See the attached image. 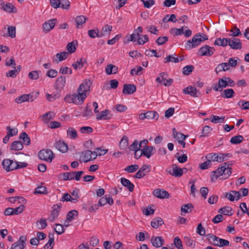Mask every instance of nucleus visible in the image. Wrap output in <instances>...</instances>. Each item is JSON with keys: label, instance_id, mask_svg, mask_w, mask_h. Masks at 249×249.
<instances>
[{"label": "nucleus", "instance_id": "ea45409f", "mask_svg": "<svg viewBox=\"0 0 249 249\" xmlns=\"http://www.w3.org/2000/svg\"><path fill=\"white\" fill-rule=\"evenodd\" d=\"M87 20V18L84 16H79L75 18V22L76 23V27L80 28L84 24Z\"/></svg>", "mask_w": 249, "mask_h": 249}, {"label": "nucleus", "instance_id": "69168bd1", "mask_svg": "<svg viewBox=\"0 0 249 249\" xmlns=\"http://www.w3.org/2000/svg\"><path fill=\"white\" fill-rule=\"evenodd\" d=\"M212 128L210 127L209 126H205L202 130V134L200 136V137L206 136L209 133H210L212 131Z\"/></svg>", "mask_w": 249, "mask_h": 249}, {"label": "nucleus", "instance_id": "603ef678", "mask_svg": "<svg viewBox=\"0 0 249 249\" xmlns=\"http://www.w3.org/2000/svg\"><path fill=\"white\" fill-rule=\"evenodd\" d=\"M225 120L224 116L219 117L216 115L211 116V122L214 124L222 123Z\"/></svg>", "mask_w": 249, "mask_h": 249}, {"label": "nucleus", "instance_id": "b1692460", "mask_svg": "<svg viewBox=\"0 0 249 249\" xmlns=\"http://www.w3.org/2000/svg\"><path fill=\"white\" fill-rule=\"evenodd\" d=\"M207 239L210 244L214 246H218L219 238L212 233H209L206 235Z\"/></svg>", "mask_w": 249, "mask_h": 249}, {"label": "nucleus", "instance_id": "8fccbe9b", "mask_svg": "<svg viewBox=\"0 0 249 249\" xmlns=\"http://www.w3.org/2000/svg\"><path fill=\"white\" fill-rule=\"evenodd\" d=\"M49 240L48 242L44 246V249H52L53 246L54 237L53 234L49 235Z\"/></svg>", "mask_w": 249, "mask_h": 249}, {"label": "nucleus", "instance_id": "a211bd4d", "mask_svg": "<svg viewBox=\"0 0 249 249\" xmlns=\"http://www.w3.org/2000/svg\"><path fill=\"white\" fill-rule=\"evenodd\" d=\"M108 204L109 205H111L113 204V199L112 196L110 195H106L105 197H101L99 199L98 203V206H103L106 204Z\"/></svg>", "mask_w": 249, "mask_h": 249}, {"label": "nucleus", "instance_id": "6e6d98bb", "mask_svg": "<svg viewBox=\"0 0 249 249\" xmlns=\"http://www.w3.org/2000/svg\"><path fill=\"white\" fill-rule=\"evenodd\" d=\"M170 62L178 63L179 62V59L178 57H175L173 55H169L164 58V62L167 63Z\"/></svg>", "mask_w": 249, "mask_h": 249}, {"label": "nucleus", "instance_id": "f8f14e48", "mask_svg": "<svg viewBox=\"0 0 249 249\" xmlns=\"http://www.w3.org/2000/svg\"><path fill=\"white\" fill-rule=\"evenodd\" d=\"M183 92L185 94H189L194 97H198L200 95V92L196 88L192 86H188L184 89Z\"/></svg>", "mask_w": 249, "mask_h": 249}, {"label": "nucleus", "instance_id": "473e14b6", "mask_svg": "<svg viewBox=\"0 0 249 249\" xmlns=\"http://www.w3.org/2000/svg\"><path fill=\"white\" fill-rule=\"evenodd\" d=\"M128 145V138L126 136H124L119 143V147L122 150H126Z\"/></svg>", "mask_w": 249, "mask_h": 249}, {"label": "nucleus", "instance_id": "72a5a7b5", "mask_svg": "<svg viewBox=\"0 0 249 249\" xmlns=\"http://www.w3.org/2000/svg\"><path fill=\"white\" fill-rule=\"evenodd\" d=\"M69 53L66 52H62L60 53H57L56 54V59H53V61L58 63L59 62L65 60L68 56Z\"/></svg>", "mask_w": 249, "mask_h": 249}, {"label": "nucleus", "instance_id": "c756f323", "mask_svg": "<svg viewBox=\"0 0 249 249\" xmlns=\"http://www.w3.org/2000/svg\"><path fill=\"white\" fill-rule=\"evenodd\" d=\"M164 224L163 219L159 217H157L153 219L151 222V226L155 229H157L160 226Z\"/></svg>", "mask_w": 249, "mask_h": 249}, {"label": "nucleus", "instance_id": "3c124183", "mask_svg": "<svg viewBox=\"0 0 249 249\" xmlns=\"http://www.w3.org/2000/svg\"><path fill=\"white\" fill-rule=\"evenodd\" d=\"M35 194H42V195H47L48 194V192L47 190V188L45 186H38L36 188L35 192Z\"/></svg>", "mask_w": 249, "mask_h": 249}, {"label": "nucleus", "instance_id": "0e129e2a", "mask_svg": "<svg viewBox=\"0 0 249 249\" xmlns=\"http://www.w3.org/2000/svg\"><path fill=\"white\" fill-rule=\"evenodd\" d=\"M16 35V29L15 26H10L8 28V36L14 38Z\"/></svg>", "mask_w": 249, "mask_h": 249}, {"label": "nucleus", "instance_id": "0eeeda50", "mask_svg": "<svg viewBox=\"0 0 249 249\" xmlns=\"http://www.w3.org/2000/svg\"><path fill=\"white\" fill-rule=\"evenodd\" d=\"M215 51V49L213 47H211L208 45H205L201 47L199 50V53L201 56H210L212 55Z\"/></svg>", "mask_w": 249, "mask_h": 249}, {"label": "nucleus", "instance_id": "f257e3e1", "mask_svg": "<svg viewBox=\"0 0 249 249\" xmlns=\"http://www.w3.org/2000/svg\"><path fill=\"white\" fill-rule=\"evenodd\" d=\"M99 148H95V151H92L89 150H85L82 152L81 157L83 162L86 163L88 161L95 160L97 156H101L106 154L107 152V150H103V153H99L98 150Z\"/></svg>", "mask_w": 249, "mask_h": 249}, {"label": "nucleus", "instance_id": "4468645a", "mask_svg": "<svg viewBox=\"0 0 249 249\" xmlns=\"http://www.w3.org/2000/svg\"><path fill=\"white\" fill-rule=\"evenodd\" d=\"M57 19L56 18H53L52 19L48 20L43 23L42 27L45 32L50 31L51 30L53 29L55 26Z\"/></svg>", "mask_w": 249, "mask_h": 249}, {"label": "nucleus", "instance_id": "dca6fc26", "mask_svg": "<svg viewBox=\"0 0 249 249\" xmlns=\"http://www.w3.org/2000/svg\"><path fill=\"white\" fill-rule=\"evenodd\" d=\"M112 114L109 110L106 109L98 113L96 117L97 120H110L112 118Z\"/></svg>", "mask_w": 249, "mask_h": 249}, {"label": "nucleus", "instance_id": "6ab92c4d", "mask_svg": "<svg viewBox=\"0 0 249 249\" xmlns=\"http://www.w3.org/2000/svg\"><path fill=\"white\" fill-rule=\"evenodd\" d=\"M14 162L13 160L10 159H4L2 162V165L7 172H9L14 170Z\"/></svg>", "mask_w": 249, "mask_h": 249}, {"label": "nucleus", "instance_id": "20e7f679", "mask_svg": "<svg viewBox=\"0 0 249 249\" xmlns=\"http://www.w3.org/2000/svg\"><path fill=\"white\" fill-rule=\"evenodd\" d=\"M54 157L53 151L50 149L41 150L38 153V158L48 162H51Z\"/></svg>", "mask_w": 249, "mask_h": 249}, {"label": "nucleus", "instance_id": "cd10ccee", "mask_svg": "<svg viewBox=\"0 0 249 249\" xmlns=\"http://www.w3.org/2000/svg\"><path fill=\"white\" fill-rule=\"evenodd\" d=\"M218 212L224 215L231 216L233 214L234 211L231 207L225 206L219 209Z\"/></svg>", "mask_w": 249, "mask_h": 249}, {"label": "nucleus", "instance_id": "ddd939ff", "mask_svg": "<svg viewBox=\"0 0 249 249\" xmlns=\"http://www.w3.org/2000/svg\"><path fill=\"white\" fill-rule=\"evenodd\" d=\"M224 154L219 153L218 154L217 153H210L208 155V158L212 160L213 161H218L219 162H223L224 160H227V159H225L224 157Z\"/></svg>", "mask_w": 249, "mask_h": 249}, {"label": "nucleus", "instance_id": "4d7b16f0", "mask_svg": "<svg viewBox=\"0 0 249 249\" xmlns=\"http://www.w3.org/2000/svg\"><path fill=\"white\" fill-rule=\"evenodd\" d=\"M194 67L193 65H188L183 68L182 73L184 75H189L193 71Z\"/></svg>", "mask_w": 249, "mask_h": 249}, {"label": "nucleus", "instance_id": "bb28decb", "mask_svg": "<svg viewBox=\"0 0 249 249\" xmlns=\"http://www.w3.org/2000/svg\"><path fill=\"white\" fill-rule=\"evenodd\" d=\"M156 81L159 83L163 85L166 87H169L173 83V79L171 78L166 79L165 77H157L156 79Z\"/></svg>", "mask_w": 249, "mask_h": 249}, {"label": "nucleus", "instance_id": "a878e982", "mask_svg": "<svg viewBox=\"0 0 249 249\" xmlns=\"http://www.w3.org/2000/svg\"><path fill=\"white\" fill-rule=\"evenodd\" d=\"M121 184L124 187H126L127 189L132 192L134 190V185L129 180L124 178H121Z\"/></svg>", "mask_w": 249, "mask_h": 249}, {"label": "nucleus", "instance_id": "2eb2a0df", "mask_svg": "<svg viewBox=\"0 0 249 249\" xmlns=\"http://www.w3.org/2000/svg\"><path fill=\"white\" fill-rule=\"evenodd\" d=\"M155 152L156 149L154 147L152 146H144L142 149H141V155L149 159Z\"/></svg>", "mask_w": 249, "mask_h": 249}, {"label": "nucleus", "instance_id": "680f3d73", "mask_svg": "<svg viewBox=\"0 0 249 249\" xmlns=\"http://www.w3.org/2000/svg\"><path fill=\"white\" fill-rule=\"evenodd\" d=\"M139 165L137 164L131 165L127 166L124 171L128 173H133L137 171L139 169Z\"/></svg>", "mask_w": 249, "mask_h": 249}, {"label": "nucleus", "instance_id": "f3484780", "mask_svg": "<svg viewBox=\"0 0 249 249\" xmlns=\"http://www.w3.org/2000/svg\"><path fill=\"white\" fill-rule=\"evenodd\" d=\"M169 173L175 177H180L183 174V169L178 167L177 164H173L172 170H170Z\"/></svg>", "mask_w": 249, "mask_h": 249}, {"label": "nucleus", "instance_id": "09e8293b", "mask_svg": "<svg viewBox=\"0 0 249 249\" xmlns=\"http://www.w3.org/2000/svg\"><path fill=\"white\" fill-rule=\"evenodd\" d=\"M145 113L146 119H157L159 117L158 114L155 111H147Z\"/></svg>", "mask_w": 249, "mask_h": 249}, {"label": "nucleus", "instance_id": "c9c22d12", "mask_svg": "<svg viewBox=\"0 0 249 249\" xmlns=\"http://www.w3.org/2000/svg\"><path fill=\"white\" fill-rule=\"evenodd\" d=\"M234 94V90L231 89H227L223 91L221 93V96L224 98H231Z\"/></svg>", "mask_w": 249, "mask_h": 249}, {"label": "nucleus", "instance_id": "e433bc0d", "mask_svg": "<svg viewBox=\"0 0 249 249\" xmlns=\"http://www.w3.org/2000/svg\"><path fill=\"white\" fill-rule=\"evenodd\" d=\"M23 145L20 141H16L12 143L10 149L12 150L19 151L23 149Z\"/></svg>", "mask_w": 249, "mask_h": 249}, {"label": "nucleus", "instance_id": "de8ad7c7", "mask_svg": "<svg viewBox=\"0 0 249 249\" xmlns=\"http://www.w3.org/2000/svg\"><path fill=\"white\" fill-rule=\"evenodd\" d=\"M194 208L193 205L191 203L183 205L181 207V211L185 213H190Z\"/></svg>", "mask_w": 249, "mask_h": 249}, {"label": "nucleus", "instance_id": "58836bf2", "mask_svg": "<svg viewBox=\"0 0 249 249\" xmlns=\"http://www.w3.org/2000/svg\"><path fill=\"white\" fill-rule=\"evenodd\" d=\"M229 163L228 162L223 163V167L226 168V169L224 170V173H223L224 177L223 178L224 179H227L231 174L232 168L229 167Z\"/></svg>", "mask_w": 249, "mask_h": 249}, {"label": "nucleus", "instance_id": "7c9ffc66", "mask_svg": "<svg viewBox=\"0 0 249 249\" xmlns=\"http://www.w3.org/2000/svg\"><path fill=\"white\" fill-rule=\"evenodd\" d=\"M86 62L87 61L85 58H81L77 60L75 63H73L72 65V66L75 70L78 69H81L84 67V64L86 63Z\"/></svg>", "mask_w": 249, "mask_h": 249}, {"label": "nucleus", "instance_id": "6e6552de", "mask_svg": "<svg viewBox=\"0 0 249 249\" xmlns=\"http://www.w3.org/2000/svg\"><path fill=\"white\" fill-rule=\"evenodd\" d=\"M27 240L26 236L23 235L19 237L18 240L13 244L10 249H23L26 246L25 242Z\"/></svg>", "mask_w": 249, "mask_h": 249}, {"label": "nucleus", "instance_id": "f03ea898", "mask_svg": "<svg viewBox=\"0 0 249 249\" xmlns=\"http://www.w3.org/2000/svg\"><path fill=\"white\" fill-rule=\"evenodd\" d=\"M86 97V94H83L82 92L77 91V93L67 95L64 98V100L67 103L82 105Z\"/></svg>", "mask_w": 249, "mask_h": 249}, {"label": "nucleus", "instance_id": "774afa93", "mask_svg": "<svg viewBox=\"0 0 249 249\" xmlns=\"http://www.w3.org/2000/svg\"><path fill=\"white\" fill-rule=\"evenodd\" d=\"M174 244L178 249H183L181 240L177 236L174 238Z\"/></svg>", "mask_w": 249, "mask_h": 249}, {"label": "nucleus", "instance_id": "4c0bfd02", "mask_svg": "<svg viewBox=\"0 0 249 249\" xmlns=\"http://www.w3.org/2000/svg\"><path fill=\"white\" fill-rule=\"evenodd\" d=\"M229 38H218L214 41V44L219 46L225 47L228 44Z\"/></svg>", "mask_w": 249, "mask_h": 249}, {"label": "nucleus", "instance_id": "aec40b11", "mask_svg": "<svg viewBox=\"0 0 249 249\" xmlns=\"http://www.w3.org/2000/svg\"><path fill=\"white\" fill-rule=\"evenodd\" d=\"M150 241L152 245L156 248L162 247L164 243V240L161 236H153L151 237Z\"/></svg>", "mask_w": 249, "mask_h": 249}, {"label": "nucleus", "instance_id": "5701e85b", "mask_svg": "<svg viewBox=\"0 0 249 249\" xmlns=\"http://www.w3.org/2000/svg\"><path fill=\"white\" fill-rule=\"evenodd\" d=\"M66 83V77L61 76L58 77L55 82V87L57 89L61 90L63 89Z\"/></svg>", "mask_w": 249, "mask_h": 249}, {"label": "nucleus", "instance_id": "bf43d9fd", "mask_svg": "<svg viewBox=\"0 0 249 249\" xmlns=\"http://www.w3.org/2000/svg\"><path fill=\"white\" fill-rule=\"evenodd\" d=\"M78 215V212L76 210H72L69 212L67 214V219L70 221H72L74 218V216Z\"/></svg>", "mask_w": 249, "mask_h": 249}, {"label": "nucleus", "instance_id": "2f4dec72", "mask_svg": "<svg viewBox=\"0 0 249 249\" xmlns=\"http://www.w3.org/2000/svg\"><path fill=\"white\" fill-rule=\"evenodd\" d=\"M118 68L113 64H108L106 68V72L108 75L115 74L118 72Z\"/></svg>", "mask_w": 249, "mask_h": 249}, {"label": "nucleus", "instance_id": "9b49d317", "mask_svg": "<svg viewBox=\"0 0 249 249\" xmlns=\"http://www.w3.org/2000/svg\"><path fill=\"white\" fill-rule=\"evenodd\" d=\"M154 196L160 199L168 198L169 194L163 189H156L153 192Z\"/></svg>", "mask_w": 249, "mask_h": 249}, {"label": "nucleus", "instance_id": "79ce46f5", "mask_svg": "<svg viewBox=\"0 0 249 249\" xmlns=\"http://www.w3.org/2000/svg\"><path fill=\"white\" fill-rule=\"evenodd\" d=\"M19 138V139H21L23 141V143L25 145H30V142H31L30 139L26 132H22L20 134Z\"/></svg>", "mask_w": 249, "mask_h": 249}, {"label": "nucleus", "instance_id": "393cba45", "mask_svg": "<svg viewBox=\"0 0 249 249\" xmlns=\"http://www.w3.org/2000/svg\"><path fill=\"white\" fill-rule=\"evenodd\" d=\"M55 146L57 149L62 153H65L68 150V145L62 141L56 142Z\"/></svg>", "mask_w": 249, "mask_h": 249}, {"label": "nucleus", "instance_id": "a18cd8bd", "mask_svg": "<svg viewBox=\"0 0 249 249\" xmlns=\"http://www.w3.org/2000/svg\"><path fill=\"white\" fill-rule=\"evenodd\" d=\"M61 201L67 202L71 201L73 203H75L76 202V198L72 197L69 194L66 193L64 194L63 196L61 198Z\"/></svg>", "mask_w": 249, "mask_h": 249}, {"label": "nucleus", "instance_id": "4be33fe9", "mask_svg": "<svg viewBox=\"0 0 249 249\" xmlns=\"http://www.w3.org/2000/svg\"><path fill=\"white\" fill-rule=\"evenodd\" d=\"M136 90V87L134 84H124L122 92L124 94H132Z\"/></svg>", "mask_w": 249, "mask_h": 249}, {"label": "nucleus", "instance_id": "13d9d810", "mask_svg": "<svg viewBox=\"0 0 249 249\" xmlns=\"http://www.w3.org/2000/svg\"><path fill=\"white\" fill-rule=\"evenodd\" d=\"M6 130H7V135L9 137H13L17 135L18 130L16 128H11L9 126L6 127Z\"/></svg>", "mask_w": 249, "mask_h": 249}, {"label": "nucleus", "instance_id": "37998d69", "mask_svg": "<svg viewBox=\"0 0 249 249\" xmlns=\"http://www.w3.org/2000/svg\"><path fill=\"white\" fill-rule=\"evenodd\" d=\"M112 26L106 25H105L102 29V31L100 33L101 37L107 35L109 34L112 30Z\"/></svg>", "mask_w": 249, "mask_h": 249}, {"label": "nucleus", "instance_id": "052dcab7", "mask_svg": "<svg viewBox=\"0 0 249 249\" xmlns=\"http://www.w3.org/2000/svg\"><path fill=\"white\" fill-rule=\"evenodd\" d=\"M74 173L72 172H66L62 174L63 179L64 180H69L74 178Z\"/></svg>", "mask_w": 249, "mask_h": 249}, {"label": "nucleus", "instance_id": "a19ab883", "mask_svg": "<svg viewBox=\"0 0 249 249\" xmlns=\"http://www.w3.org/2000/svg\"><path fill=\"white\" fill-rule=\"evenodd\" d=\"M67 133L68 136H69L71 139H75L78 137L77 131L73 127H69L67 131Z\"/></svg>", "mask_w": 249, "mask_h": 249}, {"label": "nucleus", "instance_id": "423d86ee", "mask_svg": "<svg viewBox=\"0 0 249 249\" xmlns=\"http://www.w3.org/2000/svg\"><path fill=\"white\" fill-rule=\"evenodd\" d=\"M91 85V82L89 79H85L82 84H81L77 89L76 91L82 92L83 94H87L90 91V87Z\"/></svg>", "mask_w": 249, "mask_h": 249}, {"label": "nucleus", "instance_id": "f704fd0d", "mask_svg": "<svg viewBox=\"0 0 249 249\" xmlns=\"http://www.w3.org/2000/svg\"><path fill=\"white\" fill-rule=\"evenodd\" d=\"M230 69L229 65L228 63H222L219 64L215 68V71L218 73V72L224 71H225Z\"/></svg>", "mask_w": 249, "mask_h": 249}, {"label": "nucleus", "instance_id": "c03bdc74", "mask_svg": "<svg viewBox=\"0 0 249 249\" xmlns=\"http://www.w3.org/2000/svg\"><path fill=\"white\" fill-rule=\"evenodd\" d=\"M88 34L89 36L92 38H94L96 37H101L98 29L89 30L88 31Z\"/></svg>", "mask_w": 249, "mask_h": 249}, {"label": "nucleus", "instance_id": "39448f33", "mask_svg": "<svg viewBox=\"0 0 249 249\" xmlns=\"http://www.w3.org/2000/svg\"><path fill=\"white\" fill-rule=\"evenodd\" d=\"M151 166L149 165H143L136 173L134 177L137 178H143L147 174L151 171Z\"/></svg>", "mask_w": 249, "mask_h": 249}, {"label": "nucleus", "instance_id": "e2e57ef3", "mask_svg": "<svg viewBox=\"0 0 249 249\" xmlns=\"http://www.w3.org/2000/svg\"><path fill=\"white\" fill-rule=\"evenodd\" d=\"M238 105L240 106L242 109L247 110L249 109V101H246L244 100H240L238 103Z\"/></svg>", "mask_w": 249, "mask_h": 249}, {"label": "nucleus", "instance_id": "1a4fd4ad", "mask_svg": "<svg viewBox=\"0 0 249 249\" xmlns=\"http://www.w3.org/2000/svg\"><path fill=\"white\" fill-rule=\"evenodd\" d=\"M228 45L232 49L240 50L242 48V42L237 38L233 37L230 38H229Z\"/></svg>", "mask_w": 249, "mask_h": 249}, {"label": "nucleus", "instance_id": "864d4df0", "mask_svg": "<svg viewBox=\"0 0 249 249\" xmlns=\"http://www.w3.org/2000/svg\"><path fill=\"white\" fill-rule=\"evenodd\" d=\"M243 140V137L241 135H238L231 137L230 142L232 144H239Z\"/></svg>", "mask_w": 249, "mask_h": 249}, {"label": "nucleus", "instance_id": "5fc2aeb1", "mask_svg": "<svg viewBox=\"0 0 249 249\" xmlns=\"http://www.w3.org/2000/svg\"><path fill=\"white\" fill-rule=\"evenodd\" d=\"M53 113V112H48L42 115L41 116L42 121L45 123H48L50 120L53 119L52 116V114Z\"/></svg>", "mask_w": 249, "mask_h": 249}, {"label": "nucleus", "instance_id": "338daca9", "mask_svg": "<svg viewBox=\"0 0 249 249\" xmlns=\"http://www.w3.org/2000/svg\"><path fill=\"white\" fill-rule=\"evenodd\" d=\"M47 99L50 102H53L56 99L59 98L60 97V93H56L55 94H50L49 93L46 94Z\"/></svg>", "mask_w": 249, "mask_h": 249}, {"label": "nucleus", "instance_id": "9d476101", "mask_svg": "<svg viewBox=\"0 0 249 249\" xmlns=\"http://www.w3.org/2000/svg\"><path fill=\"white\" fill-rule=\"evenodd\" d=\"M61 204H54L52 206L53 211L51 213L50 217L48 218V220L50 222H53L59 215V213L60 211L61 207Z\"/></svg>", "mask_w": 249, "mask_h": 249}, {"label": "nucleus", "instance_id": "c85d7f7f", "mask_svg": "<svg viewBox=\"0 0 249 249\" xmlns=\"http://www.w3.org/2000/svg\"><path fill=\"white\" fill-rule=\"evenodd\" d=\"M1 8L9 13H15L17 12V8L11 3H7L6 4L2 5Z\"/></svg>", "mask_w": 249, "mask_h": 249}, {"label": "nucleus", "instance_id": "412c9836", "mask_svg": "<svg viewBox=\"0 0 249 249\" xmlns=\"http://www.w3.org/2000/svg\"><path fill=\"white\" fill-rule=\"evenodd\" d=\"M34 99L33 96L30 94H23L19 97H17L15 99V102L18 104H21L24 102L30 101L33 102Z\"/></svg>", "mask_w": 249, "mask_h": 249}, {"label": "nucleus", "instance_id": "49530a36", "mask_svg": "<svg viewBox=\"0 0 249 249\" xmlns=\"http://www.w3.org/2000/svg\"><path fill=\"white\" fill-rule=\"evenodd\" d=\"M40 73L41 71H33L29 73L28 77L31 80H37L38 79Z\"/></svg>", "mask_w": 249, "mask_h": 249}, {"label": "nucleus", "instance_id": "7ed1b4c3", "mask_svg": "<svg viewBox=\"0 0 249 249\" xmlns=\"http://www.w3.org/2000/svg\"><path fill=\"white\" fill-rule=\"evenodd\" d=\"M208 39L206 35L203 36L199 34L195 35L191 40H188L185 45V47L187 50H191L198 46L201 42Z\"/></svg>", "mask_w": 249, "mask_h": 249}]
</instances>
